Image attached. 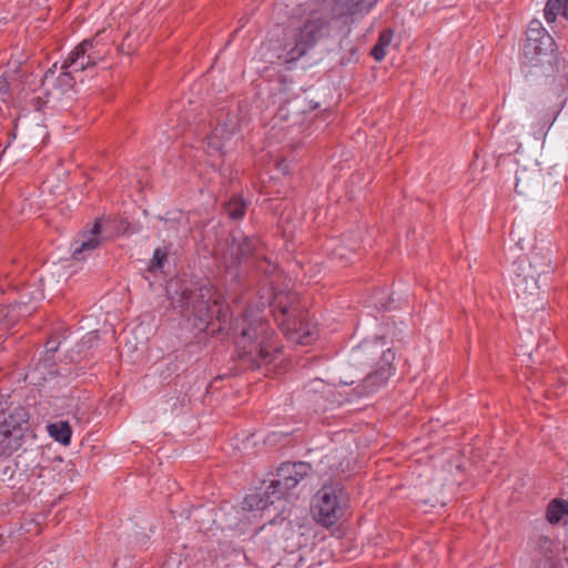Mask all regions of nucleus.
I'll return each mask as SVG.
<instances>
[{"instance_id":"nucleus-1","label":"nucleus","mask_w":568,"mask_h":568,"mask_svg":"<svg viewBox=\"0 0 568 568\" xmlns=\"http://www.w3.org/2000/svg\"><path fill=\"white\" fill-rule=\"evenodd\" d=\"M310 2L300 6L298 13L284 28L280 40L277 60L287 70L296 69L311 54L321 37L323 23Z\"/></svg>"},{"instance_id":"nucleus-2","label":"nucleus","mask_w":568,"mask_h":568,"mask_svg":"<svg viewBox=\"0 0 568 568\" xmlns=\"http://www.w3.org/2000/svg\"><path fill=\"white\" fill-rule=\"evenodd\" d=\"M312 466L305 462L283 463L277 468V478L263 491L247 495L243 503V510L251 513L254 518H263L272 509L277 514L284 510L283 506L276 505L282 499L292 495V490L310 475Z\"/></svg>"},{"instance_id":"nucleus-3","label":"nucleus","mask_w":568,"mask_h":568,"mask_svg":"<svg viewBox=\"0 0 568 568\" xmlns=\"http://www.w3.org/2000/svg\"><path fill=\"white\" fill-rule=\"evenodd\" d=\"M105 55V47L97 38L85 39L80 42L65 58L58 75L57 63L45 71L43 84L53 87V90L48 92L45 103H51L54 100L61 99L65 93H69L74 85L72 74L95 65L98 62L102 61Z\"/></svg>"},{"instance_id":"nucleus-4","label":"nucleus","mask_w":568,"mask_h":568,"mask_svg":"<svg viewBox=\"0 0 568 568\" xmlns=\"http://www.w3.org/2000/svg\"><path fill=\"white\" fill-rule=\"evenodd\" d=\"M385 346L384 339L377 337L374 341L365 339L352 348L349 354L351 365L355 367L369 365L371 367V372L365 376L363 384L357 387L356 396L361 397L374 392L393 375L395 353L392 348Z\"/></svg>"},{"instance_id":"nucleus-5","label":"nucleus","mask_w":568,"mask_h":568,"mask_svg":"<svg viewBox=\"0 0 568 568\" xmlns=\"http://www.w3.org/2000/svg\"><path fill=\"white\" fill-rule=\"evenodd\" d=\"M266 304L272 307L274 320L288 341L308 345L317 338L316 325L310 322L308 314L302 310L296 293L277 292L272 301L261 302L262 306Z\"/></svg>"},{"instance_id":"nucleus-6","label":"nucleus","mask_w":568,"mask_h":568,"mask_svg":"<svg viewBox=\"0 0 568 568\" xmlns=\"http://www.w3.org/2000/svg\"><path fill=\"white\" fill-rule=\"evenodd\" d=\"M236 329H240L236 349L241 357H248L257 366L275 358L276 348L271 345L273 331L262 315L247 310L237 322Z\"/></svg>"},{"instance_id":"nucleus-7","label":"nucleus","mask_w":568,"mask_h":568,"mask_svg":"<svg viewBox=\"0 0 568 568\" xmlns=\"http://www.w3.org/2000/svg\"><path fill=\"white\" fill-rule=\"evenodd\" d=\"M550 270L547 256L535 254L531 260L519 258L513 263L514 292L520 304L528 311H538L544 307L539 298L538 277Z\"/></svg>"},{"instance_id":"nucleus-8","label":"nucleus","mask_w":568,"mask_h":568,"mask_svg":"<svg viewBox=\"0 0 568 568\" xmlns=\"http://www.w3.org/2000/svg\"><path fill=\"white\" fill-rule=\"evenodd\" d=\"M348 506V494L341 484L322 486L313 497L312 513L325 527L335 525Z\"/></svg>"},{"instance_id":"nucleus-9","label":"nucleus","mask_w":568,"mask_h":568,"mask_svg":"<svg viewBox=\"0 0 568 568\" xmlns=\"http://www.w3.org/2000/svg\"><path fill=\"white\" fill-rule=\"evenodd\" d=\"M166 293L171 304L180 308L183 316H189L190 307L201 314L203 311L206 313L210 311L209 304L212 297L210 285H201L193 290L192 284L185 281L171 280L166 285Z\"/></svg>"},{"instance_id":"nucleus-10","label":"nucleus","mask_w":568,"mask_h":568,"mask_svg":"<svg viewBox=\"0 0 568 568\" xmlns=\"http://www.w3.org/2000/svg\"><path fill=\"white\" fill-rule=\"evenodd\" d=\"M6 408L0 402V456L11 454L21 446L22 442V424L28 422V413L22 407H17L8 413L6 417Z\"/></svg>"},{"instance_id":"nucleus-11","label":"nucleus","mask_w":568,"mask_h":568,"mask_svg":"<svg viewBox=\"0 0 568 568\" xmlns=\"http://www.w3.org/2000/svg\"><path fill=\"white\" fill-rule=\"evenodd\" d=\"M239 128V116L227 113L223 122L219 123L207 138V152L210 154L217 153L222 155L232 150L240 139Z\"/></svg>"},{"instance_id":"nucleus-12","label":"nucleus","mask_w":568,"mask_h":568,"mask_svg":"<svg viewBox=\"0 0 568 568\" xmlns=\"http://www.w3.org/2000/svg\"><path fill=\"white\" fill-rule=\"evenodd\" d=\"M541 182L544 185H549L548 192L551 195H558L561 193V186L559 190H555L558 181H555L550 173L546 179L541 180L540 171L536 168H519L516 171L515 190L519 195L529 197L538 194Z\"/></svg>"},{"instance_id":"nucleus-13","label":"nucleus","mask_w":568,"mask_h":568,"mask_svg":"<svg viewBox=\"0 0 568 568\" xmlns=\"http://www.w3.org/2000/svg\"><path fill=\"white\" fill-rule=\"evenodd\" d=\"M554 44L552 38L538 20H532L528 24L527 38L524 53L530 60L546 53Z\"/></svg>"},{"instance_id":"nucleus-14","label":"nucleus","mask_w":568,"mask_h":568,"mask_svg":"<svg viewBox=\"0 0 568 568\" xmlns=\"http://www.w3.org/2000/svg\"><path fill=\"white\" fill-rule=\"evenodd\" d=\"M102 229L99 221H95L92 227L82 232L71 244L72 257L77 261L85 257L102 243Z\"/></svg>"},{"instance_id":"nucleus-15","label":"nucleus","mask_w":568,"mask_h":568,"mask_svg":"<svg viewBox=\"0 0 568 568\" xmlns=\"http://www.w3.org/2000/svg\"><path fill=\"white\" fill-rule=\"evenodd\" d=\"M306 393L313 394L312 398L314 402L315 410H326L335 405H342L344 402L349 400L348 398H335L333 388L325 384L323 379H314L306 386Z\"/></svg>"},{"instance_id":"nucleus-16","label":"nucleus","mask_w":568,"mask_h":568,"mask_svg":"<svg viewBox=\"0 0 568 568\" xmlns=\"http://www.w3.org/2000/svg\"><path fill=\"white\" fill-rule=\"evenodd\" d=\"M379 0H335L334 13L337 17H345L352 22L363 19Z\"/></svg>"},{"instance_id":"nucleus-17","label":"nucleus","mask_w":568,"mask_h":568,"mask_svg":"<svg viewBox=\"0 0 568 568\" xmlns=\"http://www.w3.org/2000/svg\"><path fill=\"white\" fill-rule=\"evenodd\" d=\"M211 295L212 297L209 304L210 311L207 313L203 311L201 314L196 310L190 307L187 311L189 316H185L186 318H190L192 315L196 316V318H194V322H197L199 320L200 323H194V325L200 329H204L207 326L210 318L215 313L214 307H216L220 303L221 295L214 290L213 286H211Z\"/></svg>"},{"instance_id":"nucleus-18","label":"nucleus","mask_w":568,"mask_h":568,"mask_svg":"<svg viewBox=\"0 0 568 568\" xmlns=\"http://www.w3.org/2000/svg\"><path fill=\"white\" fill-rule=\"evenodd\" d=\"M546 518L550 524L560 521L568 524V501L561 499L551 500L546 510Z\"/></svg>"},{"instance_id":"nucleus-19","label":"nucleus","mask_w":568,"mask_h":568,"mask_svg":"<svg viewBox=\"0 0 568 568\" xmlns=\"http://www.w3.org/2000/svg\"><path fill=\"white\" fill-rule=\"evenodd\" d=\"M48 434L57 443L69 445L71 442L72 430L68 422L59 420L47 425Z\"/></svg>"},{"instance_id":"nucleus-20","label":"nucleus","mask_w":568,"mask_h":568,"mask_svg":"<svg viewBox=\"0 0 568 568\" xmlns=\"http://www.w3.org/2000/svg\"><path fill=\"white\" fill-rule=\"evenodd\" d=\"M558 14L568 19V0H548L545 7V19L548 23L556 21Z\"/></svg>"},{"instance_id":"nucleus-21","label":"nucleus","mask_w":568,"mask_h":568,"mask_svg":"<svg viewBox=\"0 0 568 568\" xmlns=\"http://www.w3.org/2000/svg\"><path fill=\"white\" fill-rule=\"evenodd\" d=\"M393 41V31L387 29L379 33L376 44L372 48L371 54L376 61H382L386 50Z\"/></svg>"},{"instance_id":"nucleus-22","label":"nucleus","mask_w":568,"mask_h":568,"mask_svg":"<svg viewBox=\"0 0 568 568\" xmlns=\"http://www.w3.org/2000/svg\"><path fill=\"white\" fill-rule=\"evenodd\" d=\"M246 204L244 200L240 196H233L230 199L225 205V210L227 215L231 219L237 220L243 217L245 213Z\"/></svg>"},{"instance_id":"nucleus-23","label":"nucleus","mask_w":568,"mask_h":568,"mask_svg":"<svg viewBox=\"0 0 568 568\" xmlns=\"http://www.w3.org/2000/svg\"><path fill=\"white\" fill-rule=\"evenodd\" d=\"M534 118L537 120V123L534 125L532 133L536 139H540L546 134V131L550 129L556 116L551 114H542L538 116L534 114Z\"/></svg>"},{"instance_id":"nucleus-24","label":"nucleus","mask_w":568,"mask_h":568,"mask_svg":"<svg viewBox=\"0 0 568 568\" xmlns=\"http://www.w3.org/2000/svg\"><path fill=\"white\" fill-rule=\"evenodd\" d=\"M168 256L169 252L165 247L155 248L150 262L149 271L152 273L161 271L164 264L168 262Z\"/></svg>"},{"instance_id":"nucleus-25","label":"nucleus","mask_w":568,"mask_h":568,"mask_svg":"<svg viewBox=\"0 0 568 568\" xmlns=\"http://www.w3.org/2000/svg\"><path fill=\"white\" fill-rule=\"evenodd\" d=\"M346 247L351 252H355L359 247V243H358V241H355V240L351 241L348 235H344L341 245L333 250L334 257L339 258V260L347 258L346 253L344 252V250Z\"/></svg>"},{"instance_id":"nucleus-26","label":"nucleus","mask_w":568,"mask_h":568,"mask_svg":"<svg viewBox=\"0 0 568 568\" xmlns=\"http://www.w3.org/2000/svg\"><path fill=\"white\" fill-rule=\"evenodd\" d=\"M8 91H9L8 81L4 78L0 77V95L7 94Z\"/></svg>"},{"instance_id":"nucleus-27","label":"nucleus","mask_w":568,"mask_h":568,"mask_svg":"<svg viewBox=\"0 0 568 568\" xmlns=\"http://www.w3.org/2000/svg\"><path fill=\"white\" fill-rule=\"evenodd\" d=\"M277 169L282 171L283 174H288L290 168L288 162L286 160H282L277 163Z\"/></svg>"},{"instance_id":"nucleus-28","label":"nucleus","mask_w":568,"mask_h":568,"mask_svg":"<svg viewBox=\"0 0 568 568\" xmlns=\"http://www.w3.org/2000/svg\"><path fill=\"white\" fill-rule=\"evenodd\" d=\"M47 348H48V351H50V352H55V351L59 348V345H57V344H54V343H52V342H49V343L47 344Z\"/></svg>"},{"instance_id":"nucleus-29","label":"nucleus","mask_w":568,"mask_h":568,"mask_svg":"<svg viewBox=\"0 0 568 568\" xmlns=\"http://www.w3.org/2000/svg\"><path fill=\"white\" fill-rule=\"evenodd\" d=\"M22 120H23L22 118H19V119H18V122H17V123H16V125H14V135L18 133V131H19V128H20V125H21Z\"/></svg>"},{"instance_id":"nucleus-30","label":"nucleus","mask_w":568,"mask_h":568,"mask_svg":"<svg viewBox=\"0 0 568 568\" xmlns=\"http://www.w3.org/2000/svg\"><path fill=\"white\" fill-rule=\"evenodd\" d=\"M97 337V334L94 332L88 333L84 338H88L89 341H92Z\"/></svg>"},{"instance_id":"nucleus-31","label":"nucleus","mask_w":568,"mask_h":568,"mask_svg":"<svg viewBox=\"0 0 568 568\" xmlns=\"http://www.w3.org/2000/svg\"><path fill=\"white\" fill-rule=\"evenodd\" d=\"M34 100H36V109H37V110H40V109H41V106H42V105H41V103H40V97H39V95H38V97H36V98H34Z\"/></svg>"},{"instance_id":"nucleus-32","label":"nucleus","mask_w":568,"mask_h":568,"mask_svg":"<svg viewBox=\"0 0 568 568\" xmlns=\"http://www.w3.org/2000/svg\"><path fill=\"white\" fill-rule=\"evenodd\" d=\"M42 298H43V294L40 291L37 292L36 296H32V300H37V301H40Z\"/></svg>"},{"instance_id":"nucleus-33","label":"nucleus","mask_w":568,"mask_h":568,"mask_svg":"<svg viewBox=\"0 0 568 568\" xmlns=\"http://www.w3.org/2000/svg\"><path fill=\"white\" fill-rule=\"evenodd\" d=\"M566 393V389L564 390H560V387L555 392V395L556 396H560V395H564Z\"/></svg>"},{"instance_id":"nucleus-34","label":"nucleus","mask_w":568,"mask_h":568,"mask_svg":"<svg viewBox=\"0 0 568 568\" xmlns=\"http://www.w3.org/2000/svg\"><path fill=\"white\" fill-rule=\"evenodd\" d=\"M341 384L351 385V384H354V381H341Z\"/></svg>"},{"instance_id":"nucleus-35","label":"nucleus","mask_w":568,"mask_h":568,"mask_svg":"<svg viewBox=\"0 0 568 568\" xmlns=\"http://www.w3.org/2000/svg\"><path fill=\"white\" fill-rule=\"evenodd\" d=\"M531 352H532V348H527V349H526V351H524L523 353H524V354L531 355Z\"/></svg>"},{"instance_id":"nucleus-36","label":"nucleus","mask_w":568,"mask_h":568,"mask_svg":"<svg viewBox=\"0 0 568 568\" xmlns=\"http://www.w3.org/2000/svg\"><path fill=\"white\" fill-rule=\"evenodd\" d=\"M547 561L549 564V567L552 568L551 557H547Z\"/></svg>"},{"instance_id":"nucleus-37","label":"nucleus","mask_w":568,"mask_h":568,"mask_svg":"<svg viewBox=\"0 0 568 568\" xmlns=\"http://www.w3.org/2000/svg\"><path fill=\"white\" fill-rule=\"evenodd\" d=\"M545 542H546V544H549V545H551V544H552V541H551L550 539H545Z\"/></svg>"},{"instance_id":"nucleus-38","label":"nucleus","mask_w":568,"mask_h":568,"mask_svg":"<svg viewBox=\"0 0 568 568\" xmlns=\"http://www.w3.org/2000/svg\"><path fill=\"white\" fill-rule=\"evenodd\" d=\"M267 523L273 524V523H274V519H271V518H270V519H267Z\"/></svg>"}]
</instances>
